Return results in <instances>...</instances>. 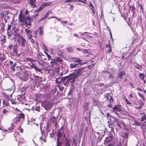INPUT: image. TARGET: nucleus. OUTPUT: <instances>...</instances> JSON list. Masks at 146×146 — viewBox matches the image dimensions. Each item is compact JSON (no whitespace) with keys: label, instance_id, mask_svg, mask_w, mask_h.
Returning <instances> with one entry per match:
<instances>
[{"label":"nucleus","instance_id":"f704fd0d","mask_svg":"<svg viewBox=\"0 0 146 146\" xmlns=\"http://www.w3.org/2000/svg\"><path fill=\"white\" fill-rule=\"evenodd\" d=\"M74 90V88H72L69 91V92L68 94V96H70V97H71V96L72 95L73 93Z\"/></svg>","mask_w":146,"mask_h":146},{"label":"nucleus","instance_id":"ddd939ff","mask_svg":"<svg viewBox=\"0 0 146 146\" xmlns=\"http://www.w3.org/2000/svg\"><path fill=\"white\" fill-rule=\"evenodd\" d=\"M140 121L141 122V123L144 125H146V115L144 114V115H143L141 118Z\"/></svg>","mask_w":146,"mask_h":146},{"label":"nucleus","instance_id":"f257e3e1","mask_svg":"<svg viewBox=\"0 0 146 146\" xmlns=\"http://www.w3.org/2000/svg\"><path fill=\"white\" fill-rule=\"evenodd\" d=\"M67 80L64 83L65 86H68L69 84H70L71 86H74L73 83L75 82L76 79L78 78L75 74V73H72L67 76Z\"/></svg>","mask_w":146,"mask_h":146},{"label":"nucleus","instance_id":"6ab92c4d","mask_svg":"<svg viewBox=\"0 0 146 146\" xmlns=\"http://www.w3.org/2000/svg\"><path fill=\"white\" fill-rule=\"evenodd\" d=\"M9 63L11 65L10 68H11V69H12L13 71V72H14L15 71V68L16 65V64L15 63L14 64L13 62L10 60H9Z\"/></svg>","mask_w":146,"mask_h":146},{"label":"nucleus","instance_id":"37998d69","mask_svg":"<svg viewBox=\"0 0 146 146\" xmlns=\"http://www.w3.org/2000/svg\"><path fill=\"white\" fill-rule=\"evenodd\" d=\"M29 4L31 5V6L33 7H36V5L34 4L33 0H30Z\"/></svg>","mask_w":146,"mask_h":146},{"label":"nucleus","instance_id":"412c9836","mask_svg":"<svg viewBox=\"0 0 146 146\" xmlns=\"http://www.w3.org/2000/svg\"><path fill=\"white\" fill-rule=\"evenodd\" d=\"M107 99L110 101V103H112L113 101V99L112 97L110 96L109 94L106 95V96Z\"/></svg>","mask_w":146,"mask_h":146},{"label":"nucleus","instance_id":"4468645a","mask_svg":"<svg viewBox=\"0 0 146 146\" xmlns=\"http://www.w3.org/2000/svg\"><path fill=\"white\" fill-rule=\"evenodd\" d=\"M42 79V78L41 77L37 76H36L34 78L33 81L35 83H39L41 82Z\"/></svg>","mask_w":146,"mask_h":146},{"label":"nucleus","instance_id":"20e7f679","mask_svg":"<svg viewBox=\"0 0 146 146\" xmlns=\"http://www.w3.org/2000/svg\"><path fill=\"white\" fill-rule=\"evenodd\" d=\"M21 36L20 33L17 32L16 30L14 31V33L10 32V34L9 35V37H13L12 39L14 40V41L16 40V39L18 40L20 38Z\"/></svg>","mask_w":146,"mask_h":146},{"label":"nucleus","instance_id":"bf43d9fd","mask_svg":"<svg viewBox=\"0 0 146 146\" xmlns=\"http://www.w3.org/2000/svg\"><path fill=\"white\" fill-rule=\"evenodd\" d=\"M14 53L15 54V56L17 57H19L21 54V53L18 54L17 51L16 52H14Z\"/></svg>","mask_w":146,"mask_h":146},{"label":"nucleus","instance_id":"c9c22d12","mask_svg":"<svg viewBox=\"0 0 146 146\" xmlns=\"http://www.w3.org/2000/svg\"><path fill=\"white\" fill-rule=\"evenodd\" d=\"M135 124L137 126H145L144 125H143L141 123V122H140L139 121H135Z\"/></svg>","mask_w":146,"mask_h":146},{"label":"nucleus","instance_id":"f03ea898","mask_svg":"<svg viewBox=\"0 0 146 146\" xmlns=\"http://www.w3.org/2000/svg\"><path fill=\"white\" fill-rule=\"evenodd\" d=\"M20 38L17 40V42L18 43L19 46L21 47L22 50L25 51L26 40L23 36H21Z\"/></svg>","mask_w":146,"mask_h":146},{"label":"nucleus","instance_id":"1a4fd4ad","mask_svg":"<svg viewBox=\"0 0 146 146\" xmlns=\"http://www.w3.org/2000/svg\"><path fill=\"white\" fill-rule=\"evenodd\" d=\"M72 59L73 61L75 63H81V64H79V66H81L82 65H83L85 63V62H84V63H82V59L79 58H72Z\"/></svg>","mask_w":146,"mask_h":146},{"label":"nucleus","instance_id":"8fccbe9b","mask_svg":"<svg viewBox=\"0 0 146 146\" xmlns=\"http://www.w3.org/2000/svg\"><path fill=\"white\" fill-rule=\"evenodd\" d=\"M57 61V62H61L62 61V59L59 57H56L55 59Z\"/></svg>","mask_w":146,"mask_h":146},{"label":"nucleus","instance_id":"7c9ffc66","mask_svg":"<svg viewBox=\"0 0 146 146\" xmlns=\"http://www.w3.org/2000/svg\"><path fill=\"white\" fill-rule=\"evenodd\" d=\"M52 4V3L51 2H46V3H43L42 5V6L44 8V7L46 6H48L50 5H51Z\"/></svg>","mask_w":146,"mask_h":146},{"label":"nucleus","instance_id":"2f4dec72","mask_svg":"<svg viewBox=\"0 0 146 146\" xmlns=\"http://www.w3.org/2000/svg\"><path fill=\"white\" fill-rule=\"evenodd\" d=\"M129 10H131L132 12H133V13H135V8L134 6L133 5L131 6L129 5Z\"/></svg>","mask_w":146,"mask_h":146},{"label":"nucleus","instance_id":"052dcab7","mask_svg":"<svg viewBox=\"0 0 146 146\" xmlns=\"http://www.w3.org/2000/svg\"><path fill=\"white\" fill-rule=\"evenodd\" d=\"M46 18L44 16L41 19H39V21L40 22H41V21H44Z\"/></svg>","mask_w":146,"mask_h":146},{"label":"nucleus","instance_id":"3c124183","mask_svg":"<svg viewBox=\"0 0 146 146\" xmlns=\"http://www.w3.org/2000/svg\"><path fill=\"white\" fill-rule=\"evenodd\" d=\"M20 121V119L18 117H17L15 118L14 123H17L18 122Z\"/></svg>","mask_w":146,"mask_h":146},{"label":"nucleus","instance_id":"e2e57ef3","mask_svg":"<svg viewBox=\"0 0 146 146\" xmlns=\"http://www.w3.org/2000/svg\"><path fill=\"white\" fill-rule=\"evenodd\" d=\"M40 108L39 107H36L35 108V110L36 111H40Z\"/></svg>","mask_w":146,"mask_h":146},{"label":"nucleus","instance_id":"b1692460","mask_svg":"<svg viewBox=\"0 0 146 146\" xmlns=\"http://www.w3.org/2000/svg\"><path fill=\"white\" fill-rule=\"evenodd\" d=\"M25 93V92H24L23 94H22L21 95H18L17 99L19 101L21 100H20V99H21L22 100L24 99L25 98V97L24 95Z\"/></svg>","mask_w":146,"mask_h":146},{"label":"nucleus","instance_id":"2eb2a0df","mask_svg":"<svg viewBox=\"0 0 146 146\" xmlns=\"http://www.w3.org/2000/svg\"><path fill=\"white\" fill-rule=\"evenodd\" d=\"M112 108L114 113L117 115L118 114V113L116 111L120 112L121 111V110L119 106L116 105L113 107Z\"/></svg>","mask_w":146,"mask_h":146},{"label":"nucleus","instance_id":"0e129e2a","mask_svg":"<svg viewBox=\"0 0 146 146\" xmlns=\"http://www.w3.org/2000/svg\"><path fill=\"white\" fill-rule=\"evenodd\" d=\"M79 1L80 2L83 3L84 4L86 3L87 2V1L86 0H79Z\"/></svg>","mask_w":146,"mask_h":146},{"label":"nucleus","instance_id":"72a5a7b5","mask_svg":"<svg viewBox=\"0 0 146 146\" xmlns=\"http://www.w3.org/2000/svg\"><path fill=\"white\" fill-rule=\"evenodd\" d=\"M63 51L61 50H58L57 54L58 55L61 57H63L64 56Z\"/></svg>","mask_w":146,"mask_h":146},{"label":"nucleus","instance_id":"a19ab883","mask_svg":"<svg viewBox=\"0 0 146 146\" xmlns=\"http://www.w3.org/2000/svg\"><path fill=\"white\" fill-rule=\"evenodd\" d=\"M6 59V57L5 55H3L2 56L0 57V61L3 62Z\"/></svg>","mask_w":146,"mask_h":146},{"label":"nucleus","instance_id":"79ce46f5","mask_svg":"<svg viewBox=\"0 0 146 146\" xmlns=\"http://www.w3.org/2000/svg\"><path fill=\"white\" fill-rule=\"evenodd\" d=\"M19 117H18L20 119V118L24 119H25V115L23 113H21L18 114Z\"/></svg>","mask_w":146,"mask_h":146},{"label":"nucleus","instance_id":"603ef678","mask_svg":"<svg viewBox=\"0 0 146 146\" xmlns=\"http://www.w3.org/2000/svg\"><path fill=\"white\" fill-rule=\"evenodd\" d=\"M108 123V126L109 128H110L111 129H112V127L113 126L112 124L111 123H110V121H108L107 122Z\"/></svg>","mask_w":146,"mask_h":146},{"label":"nucleus","instance_id":"393cba45","mask_svg":"<svg viewBox=\"0 0 146 146\" xmlns=\"http://www.w3.org/2000/svg\"><path fill=\"white\" fill-rule=\"evenodd\" d=\"M90 103L89 102H86L84 104V108L86 111H88L89 108V106Z\"/></svg>","mask_w":146,"mask_h":146},{"label":"nucleus","instance_id":"de8ad7c7","mask_svg":"<svg viewBox=\"0 0 146 146\" xmlns=\"http://www.w3.org/2000/svg\"><path fill=\"white\" fill-rule=\"evenodd\" d=\"M139 77L140 79H141L142 80H144V79L145 78L144 75L141 73H140L139 75Z\"/></svg>","mask_w":146,"mask_h":146},{"label":"nucleus","instance_id":"4be33fe9","mask_svg":"<svg viewBox=\"0 0 146 146\" xmlns=\"http://www.w3.org/2000/svg\"><path fill=\"white\" fill-rule=\"evenodd\" d=\"M50 64L52 67H54L58 64V63L55 59H52L50 62Z\"/></svg>","mask_w":146,"mask_h":146},{"label":"nucleus","instance_id":"4d7b16f0","mask_svg":"<svg viewBox=\"0 0 146 146\" xmlns=\"http://www.w3.org/2000/svg\"><path fill=\"white\" fill-rule=\"evenodd\" d=\"M57 145L56 146H61V142L60 141H59L58 142V140H57Z\"/></svg>","mask_w":146,"mask_h":146},{"label":"nucleus","instance_id":"f3484780","mask_svg":"<svg viewBox=\"0 0 146 146\" xmlns=\"http://www.w3.org/2000/svg\"><path fill=\"white\" fill-rule=\"evenodd\" d=\"M29 21V23H27V24L26 25V27H27L28 26H31V22L33 21V18L31 17L30 16H29L27 17V21Z\"/></svg>","mask_w":146,"mask_h":146},{"label":"nucleus","instance_id":"6e6552de","mask_svg":"<svg viewBox=\"0 0 146 146\" xmlns=\"http://www.w3.org/2000/svg\"><path fill=\"white\" fill-rule=\"evenodd\" d=\"M64 126L62 125L59 131H58V133L56 134L57 136V140H58V142L60 140V138L62 137L64 133Z\"/></svg>","mask_w":146,"mask_h":146},{"label":"nucleus","instance_id":"a878e982","mask_svg":"<svg viewBox=\"0 0 146 146\" xmlns=\"http://www.w3.org/2000/svg\"><path fill=\"white\" fill-rule=\"evenodd\" d=\"M18 47L19 46L17 44H15L13 45V51L14 53L16 52L17 51Z\"/></svg>","mask_w":146,"mask_h":146},{"label":"nucleus","instance_id":"9d476101","mask_svg":"<svg viewBox=\"0 0 146 146\" xmlns=\"http://www.w3.org/2000/svg\"><path fill=\"white\" fill-rule=\"evenodd\" d=\"M81 63H76L73 62L71 63H70V68L71 69H74L75 68H76L78 67H80L79 66V64H81Z\"/></svg>","mask_w":146,"mask_h":146},{"label":"nucleus","instance_id":"9b49d317","mask_svg":"<svg viewBox=\"0 0 146 146\" xmlns=\"http://www.w3.org/2000/svg\"><path fill=\"white\" fill-rule=\"evenodd\" d=\"M57 87L58 90L59 95L60 96H62L63 94V91H64V87L62 86H57Z\"/></svg>","mask_w":146,"mask_h":146},{"label":"nucleus","instance_id":"5701e85b","mask_svg":"<svg viewBox=\"0 0 146 146\" xmlns=\"http://www.w3.org/2000/svg\"><path fill=\"white\" fill-rule=\"evenodd\" d=\"M125 72L123 71L118 73V77L120 79H122V76H125Z\"/></svg>","mask_w":146,"mask_h":146},{"label":"nucleus","instance_id":"338daca9","mask_svg":"<svg viewBox=\"0 0 146 146\" xmlns=\"http://www.w3.org/2000/svg\"><path fill=\"white\" fill-rule=\"evenodd\" d=\"M32 59L31 58H27L26 59V60L27 62H32Z\"/></svg>","mask_w":146,"mask_h":146},{"label":"nucleus","instance_id":"7ed1b4c3","mask_svg":"<svg viewBox=\"0 0 146 146\" xmlns=\"http://www.w3.org/2000/svg\"><path fill=\"white\" fill-rule=\"evenodd\" d=\"M128 133H123L122 135L123 139L122 141H120V143L121 146H126L128 139Z\"/></svg>","mask_w":146,"mask_h":146},{"label":"nucleus","instance_id":"423d86ee","mask_svg":"<svg viewBox=\"0 0 146 146\" xmlns=\"http://www.w3.org/2000/svg\"><path fill=\"white\" fill-rule=\"evenodd\" d=\"M19 21L21 23V24L22 25H26L27 24V17L25 16L21 13L19 15Z\"/></svg>","mask_w":146,"mask_h":146},{"label":"nucleus","instance_id":"c756f323","mask_svg":"<svg viewBox=\"0 0 146 146\" xmlns=\"http://www.w3.org/2000/svg\"><path fill=\"white\" fill-rule=\"evenodd\" d=\"M97 134L98 136V137L97 139V141L98 142H100L102 140L104 135L101 136H101H100V133L99 132H97Z\"/></svg>","mask_w":146,"mask_h":146},{"label":"nucleus","instance_id":"864d4df0","mask_svg":"<svg viewBox=\"0 0 146 146\" xmlns=\"http://www.w3.org/2000/svg\"><path fill=\"white\" fill-rule=\"evenodd\" d=\"M138 4L139 5V6L140 7V9L141 10L142 12L143 13L144 11H143V6L141 4H139V3H138Z\"/></svg>","mask_w":146,"mask_h":146},{"label":"nucleus","instance_id":"ea45409f","mask_svg":"<svg viewBox=\"0 0 146 146\" xmlns=\"http://www.w3.org/2000/svg\"><path fill=\"white\" fill-rule=\"evenodd\" d=\"M39 34L40 35H42L43 33V30L42 27H40L39 29Z\"/></svg>","mask_w":146,"mask_h":146},{"label":"nucleus","instance_id":"c03bdc74","mask_svg":"<svg viewBox=\"0 0 146 146\" xmlns=\"http://www.w3.org/2000/svg\"><path fill=\"white\" fill-rule=\"evenodd\" d=\"M11 27V25H8V27L7 28V34L8 36L9 37V35L10 34V32H9V31L10 29V28Z\"/></svg>","mask_w":146,"mask_h":146},{"label":"nucleus","instance_id":"5fc2aeb1","mask_svg":"<svg viewBox=\"0 0 146 146\" xmlns=\"http://www.w3.org/2000/svg\"><path fill=\"white\" fill-rule=\"evenodd\" d=\"M68 77L67 76H66L64 77H62L61 78V79L62 80L64 81L66 80H67Z\"/></svg>","mask_w":146,"mask_h":146},{"label":"nucleus","instance_id":"cd10ccee","mask_svg":"<svg viewBox=\"0 0 146 146\" xmlns=\"http://www.w3.org/2000/svg\"><path fill=\"white\" fill-rule=\"evenodd\" d=\"M44 107L45 110H47L49 109L50 107V104L48 103H44L43 105Z\"/></svg>","mask_w":146,"mask_h":146},{"label":"nucleus","instance_id":"39448f33","mask_svg":"<svg viewBox=\"0 0 146 146\" xmlns=\"http://www.w3.org/2000/svg\"><path fill=\"white\" fill-rule=\"evenodd\" d=\"M85 67H77V68L75 69L74 71H76V72L75 73L76 75L78 78L79 76H80L82 73L85 71Z\"/></svg>","mask_w":146,"mask_h":146},{"label":"nucleus","instance_id":"c85d7f7f","mask_svg":"<svg viewBox=\"0 0 146 146\" xmlns=\"http://www.w3.org/2000/svg\"><path fill=\"white\" fill-rule=\"evenodd\" d=\"M65 140L66 141L65 143V146H70V139H68L67 138H66L65 139Z\"/></svg>","mask_w":146,"mask_h":146},{"label":"nucleus","instance_id":"f8f14e48","mask_svg":"<svg viewBox=\"0 0 146 146\" xmlns=\"http://www.w3.org/2000/svg\"><path fill=\"white\" fill-rule=\"evenodd\" d=\"M30 67L32 68H34L35 71H37L40 73H42V69L38 68L34 64L32 63L31 65L30 66Z\"/></svg>","mask_w":146,"mask_h":146},{"label":"nucleus","instance_id":"09e8293b","mask_svg":"<svg viewBox=\"0 0 146 146\" xmlns=\"http://www.w3.org/2000/svg\"><path fill=\"white\" fill-rule=\"evenodd\" d=\"M121 126L122 127V129H124V130H128V129L127 127V126L126 125L125 123L124 125Z\"/></svg>","mask_w":146,"mask_h":146},{"label":"nucleus","instance_id":"6e6d98bb","mask_svg":"<svg viewBox=\"0 0 146 146\" xmlns=\"http://www.w3.org/2000/svg\"><path fill=\"white\" fill-rule=\"evenodd\" d=\"M64 45L62 44H60L57 45V46L58 48H63Z\"/></svg>","mask_w":146,"mask_h":146},{"label":"nucleus","instance_id":"a18cd8bd","mask_svg":"<svg viewBox=\"0 0 146 146\" xmlns=\"http://www.w3.org/2000/svg\"><path fill=\"white\" fill-rule=\"evenodd\" d=\"M135 67L138 69H142V66L141 65H139L138 64H137L135 65Z\"/></svg>","mask_w":146,"mask_h":146},{"label":"nucleus","instance_id":"680f3d73","mask_svg":"<svg viewBox=\"0 0 146 146\" xmlns=\"http://www.w3.org/2000/svg\"><path fill=\"white\" fill-rule=\"evenodd\" d=\"M50 12L49 11H48L46 14L44 15L46 18H47V17L49 15Z\"/></svg>","mask_w":146,"mask_h":146},{"label":"nucleus","instance_id":"aec40b11","mask_svg":"<svg viewBox=\"0 0 146 146\" xmlns=\"http://www.w3.org/2000/svg\"><path fill=\"white\" fill-rule=\"evenodd\" d=\"M57 117H55L54 116H53L51 118V121L53 123V125L55 124V126L56 127L57 124Z\"/></svg>","mask_w":146,"mask_h":146},{"label":"nucleus","instance_id":"774afa93","mask_svg":"<svg viewBox=\"0 0 146 146\" xmlns=\"http://www.w3.org/2000/svg\"><path fill=\"white\" fill-rule=\"evenodd\" d=\"M113 144L112 142L109 143L108 145L106 146H113Z\"/></svg>","mask_w":146,"mask_h":146},{"label":"nucleus","instance_id":"473e14b6","mask_svg":"<svg viewBox=\"0 0 146 146\" xmlns=\"http://www.w3.org/2000/svg\"><path fill=\"white\" fill-rule=\"evenodd\" d=\"M66 50L67 52H70L73 51L74 49L72 46H70L67 47Z\"/></svg>","mask_w":146,"mask_h":146},{"label":"nucleus","instance_id":"a211bd4d","mask_svg":"<svg viewBox=\"0 0 146 146\" xmlns=\"http://www.w3.org/2000/svg\"><path fill=\"white\" fill-rule=\"evenodd\" d=\"M25 31L26 32V34L28 35L29 36H28L29 39H31V38L32 36V31L28 29H25Z\"/></svg>","mask_w":146,"mask_h":146},{"label":"nucleus","instance_id":"49530a36","mask_svg":"<svg viewBox=\"0 0 146 146\" xmlns=\"http://www.w3.org/2000/svg\"><path fill=\"white\" fill-rule=\"evenodd\" d=\"M138 95L140 97L142 98L143 101H145V98L143 95L141 94H140L139 93H138Z\"/></svg>","mask_w":146,"mask_h":146},{"label":"nucleus","instance_id":"0eeeda50","mask_svg":"<svg viewBox=\"0 0 146 146\" xmlns=\"http://www.w3.org/2000/svg\"><path fill=\"white\" fill-rule=\"evenodd\" d=\"M114 119V123L116 124L117 126L121 129H122V128L121 126H122L125 123L122 120H120L117 119Z\"/></svg>","mask_w":146,"mask_h":146},{"label":"nucleus","instance_id":"dca6fc26","mask_svg":"<svg viewBox=\"0 0 146 146\" xmlns=\"http://www.w3.org/2000/svg\"><path fill=\"white\" fill-rule=\"evenodd\" d=\"M113 137L110 136L106 137L104 141V144L112 142L113 140Z\"/></svg>","mask_w":146,"mask_h":146},{"label":"nucleus","instance_id":"bb28decb","mask_svg":"<svg viewBox=\"0 0 146 146\" xmlns=\"http://www.w3.org/2000/svg\"><path fill=\"white\" fill-rule=\"evenodd\" d=\"M53 91L54 95H57L59 94L57 86L54 89H53Z\"/></svg>","mask_w":146,"mask_h":146},{"label":"nucleus","instance_id":"58836bf2","mask_svg":"<svg viewBox=\"0 0 146 146\" xmlns=\"http://www.w3.org/2000/svg\"><path fill=\"white\" fill-rule=\"evenodd\" d=\"M5 25L3 23H1L0 25V27H1V30L3 32H4L5 30Z\"/></svg>","mask_w":146,"mask_h":146},{"label":"nucleus","instance_id":"13d9d810","mask_svg":"<svg viewBox=\"0 0 146 146\" xmlns=\"http://www.w3.org/2000/svg\"><path fill=\"white\" fill-rule=\"evenodd\" d=\"M90 5V9H94V7L93 5L92 4L91 2H90L89 3Z\"/></svg>","mask_w":146,"mask_h":146},{"label":"nucleus","instance_id":"4c0bfd02","mask_svg":"<svg viewBox=\"0 0 146 146\" xmlns=\"http://www.w3.org/2000/svg\"><path fill=\"white\" fill-rule=\"evenodd\" d=\"M36 75L34 73H31L30 74V79H31V81H33V80H34V78L35 76Z\"/></svg>","mask_w":146,"mask_h":146},{"label":"nucleus","instance_id":"e433bc0d","mask_svg":"<svg viewBox=\"0 0 146 146\" xmlns=\"http://www.w3.org/2000/svg\"><path fill=\"white\" fill-rule=\"evenodd\" d=\"M44 7L42 6V5L38 8L35 10V11L36 12H39Z\"/></svg>","mask_w":146,"mask_h":146},{"label":"nucleus","instance_id":"69168bd1","mask_svg":"<svg viewBox=\"0 0 146 146\" xmlns=\"http://www.w3.org/2000/svg\"><path fill=\"white\" fill-rule=\"evenodd\" d=\"M8 112V111L4 109L3 110V114H5L7 113Z\"/></svg>","mask_w":146,"mask_h":146}]
</instances>
